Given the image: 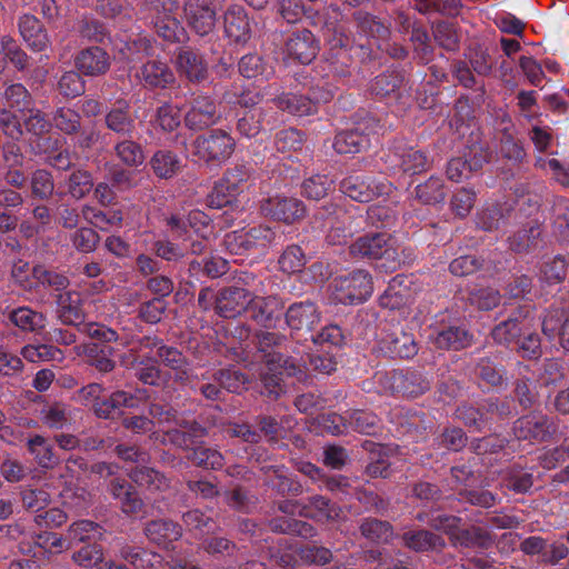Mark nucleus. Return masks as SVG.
<instances>
[{
    "mask_svg": "<svg viewBox=\"0 0 569 569\" xmlns=\"http://www.w3.org/2000/svg\"><path fill=\"white\" fill-rule=\"evenodd\" d=\"M153 173L160 179H171L181 169L180 158L170 150H158L150 159Z\"/></svg>",
    "mask_w": 569,
    "mask_h": 569,
    "instance_id": "44",
    "label": "nucleus"
},
{
    "mask_svg": "<svg viewBox=\"0 0 569 569\" xmlns=\"http://www.w3.org/2000/svg\"><path fill=\"white\" fill-rule=\"evenodd\" d=\"M332 286L335 300L343 305L363 302L373 291L372 277L363 269L337 277Z\"/></svg>",
    "mask_w": 569,
    "mask_h": 569,
    "instance_id": "5",
    "label": "nucleus"
},
{
    "mask_svg": "<svg viewBox=\"0 0 569 569\" xmlns=\"http://www.w3.org/2000/svg\"><path fill=\"white\" fill-rule=\"evenodd\" d=\"M177 69L192 83H200L208 79V63L204 57L191 49L179 51Z\"/></svg>",
    "mask_w": 569,
    "mask_h": 569,
    "instance_id": "29",
    "label": "nucleus"
},
{
    "mask_svg": "<svg viewBox=\"0 0 569 569\" xmlns=\"http://www.w3.org/2000/svg\"><path fill=\"white\" fill-rule=\"evenodd\" d=\"M348 415V429L353 431L375 435L379 429L380 419L378 416L370 411L351 410L347 411Z\"/></svg>",
    "mask_w": 569,
    "mask_h": 569,
    "instance_id": "53",
    "label": "nucleus"
},
{
    "mask_svg": "<svg viewBox=\"0 0 569 569\" xmlns=\"http://www.w3.org/2000/svg\"><path fill=\"white\" fill-rule=\"evenodd\" d=\"M359 531L363 539L376 546L389 545L396 536L395 528L389 521L375 517L362 518L359 521Z\"/></svg>",
    "mask_w": 569,
    "mask_h": 569,
    "instance_id": "35",
    "label": "nucleus"
},
{
    "mask_svg": "<svg viewBox=\"0 0 569 569\" xmlns=\"http://www.w3.org/2000/svg\"><path fill=\"white\" fill-rule=\"evenodd\" d=\"M500 154L503 159L510 161L512 164H520L523 162L527 153L520 143L510 132L502 131L500 139Z\"/></svg>",
    "mask_w": 569,
    "mask_h": 569,
    "instance_id": "62",
    "label": "nucleus"
},
{
    "mask_svg": "<svg viewBox=\"0 0 569 569\" xmlns=\"http://www.w3.org/2000/svg\"><path fill=\"white\" fill-rule=\"evenodd\" d=\"M373 94L389 98L400 106L402 110L413 101L412 87L401 71L391 70L377 76L371 83Z\"/></svg>",
    "mask_w": 569,
    "mask_h": 569,
    "instance_id": "7",
    "label": "nucleus"
},
{
    "mask_svg": "<svg viewBox=\"0 0 569 569\" xmlns=\"http://www.w3.org/2000/svg\"><path fill=\"white\" fill-rule=\"evenodd\" d=\"M387 162L392 168H398L403 173L410 176L420 174L431 167V161L425 151L403 142L393 144L388 154Z\"/></svg>",
    "mask_w": 569,
    "mask_h": 569,
    "instance_id": "14",
    "label": "nucleus"
},
{
    "mask_svg": "<svg viewBox=\"0 0 569 569\" xmlns=\"http://www.w3.org/2000/svg\"><path fill=\"white\" fill-rule=\"evenodd\" d=\"M382 383L392 395L406 398H417L431 386L430 380L416 370H393L382 377Z\"/></svg>",
    "mask_w": 569,
    "mask_h": 569,
    "instance_id": "8",
    "label": "nucleus"
},
{
    "mask_svg": "<svg viewBox=\"0 0 569 569\" xmlns=\"http://www.w3.org/2000/svg\"><path fill=\"white\" fill-rule=\"evenodd\" d=\"M401 540L406 548L415 552L442 551L447 546L441 536L426 529L405 531Z\"/></svg>",
    "mask_w": 569,
    "mask_h": 569,
    "instance_id": "33",
    "label": "nucleus"
},
{
    "mask_svg": "<svg viewBox=\"0 0 569 569\" xmlns=\"http://www.w3.org/2000/svg\"><path fill=\"white\" fill-rule=\"evenodd\" d=\"M416 198L423 204L436 206L442 203L447 196V189L440 177L431 176L423 183L415 188Z\"/></svg>",
    "mask_w": 569,
    "mask_h": 569,
    "instance_id": "45",
    "label": "nucleus"
},
{
    "mask_svg": "<svg viewBox=\"0 0 569 569\" xmlns=\"http://www.w3.org/2000/svg\"><path fill=\"white\" fill-rule=\"evenodd\" d=\"M220 118L216 101L209 96L198 94L190 102V109L184 116V124L197 131L218 123Z\"/></svg>",
    "mask_w": 569,
    "mask_h": 569,
    "instance_id": "18",
    "label": "nucleus"
},
{
    "mask_svg": "<svg viewBox=\"0 0 569 569\" xmlns=\"http://www.w3.org/2000/svg\"><path fill=\"white\" fill-rule=\"evenodd\" d=\"M1 316L7 327L24 335H40L47 326V316L29 306H7L1 309Z\"/></svg>",
    "mask_w": 569,
    "mask_h": 569,
    "instance_id": "13",
    "label": "nucleus"
},
{
    "mask_svg": "<svg viewBox=\"0 0 569 569\" xmlns=\"http://www.w3.org/2000/svg\"><path fill=\"white\" fill-rule=\"evenodd\" d=\"M453 547L488 549L492 545L490 533L478 526L458 527L450 540Z\"/></svg>",
    "mask_w": 569,
    "mask_h": 569,
    "instance_id": "40",
    "label": "nucleus"
},
{
    "mask_svg": "<svg viewBox=\"0 0 569 569\" xmlns=\"http://www.w3.org/2000/svg\"><path fill=\"white\" fill-rule=\"evenodd\" d=\"M379 350L390 358L411 359L418 353V345L412 333L400 326H390L381 331Z\"/></svg>",
    "mask_w": 569,
    "mask_h": 569,
    "instance_id": "10",
    "label": "nucleus"
},
{
    "mask_svg": "<svg viewBox=\"0 0 569 569\" xmlns=\"http://www.w3.org/2000/svg\"><path fill=\"white\" fill-rule=\"evenodd\" d=\"M485 267V260L476 254H463L455 258L450 264L449 270L456 277H467L481 270Z\"/></svg>",
    "mask_w": 569,
    "mask_h": 569,
    "instance_id": "64",
    "label": "nucleus"
},
{
    "mask_svg": "<svg viewBox=\"0 0 569 569\" xmlns=\"http://www.w3.org/2000/svg\"><path fill=\"white\" fill-rule=\"evenodd\" d=\"M74 68L84 77L98 78L107 74L111 68V57L106 49L91 46L77 52Z\"/></svg>",
    "mask_w": 569,
    "mask_h": 569,
    "instance_id": "19",
    "label": "nucleus"
},
{
    "mask_svg": "<svg viewBox=\"0 0 569 569\" xmlns=\"http://www.w3.org/2000/svg\"><path fill=\"white\" fill-rule=\"evenodd\" d=\"M349 252L353 258L378 261V268L385 272L396 271L412 256L410 249H403L399 252L397 241L387 232H376L359 237L349 247Z\"/></svg>",
    "mask_w": 569,
    "mask_h": 569,
    "instance_id": "1",
    "label": "nucleus"
},
{
    "mask_svg": "<svg viewBox=\"0 0 569 569\" xmlns=\"http://www.w3.org/2000/svg\"><path fill=\"white\" fill-rule=\"evenodd\" d=\"M32 277L38 284L57 293L62 292L70 284V280L64 273L43 264H37L32 268Z\"/></svg>",
    "mask_w": 569,
    "mask_h": 569,
    "instance_id": "46",
    "label": "nucleus"
},
{
    "mask_svg": "<svg viewBox=\"0 0 569 569\" xmlns=\"http://www.w3.org/2000/svg\"><path fill=\"white\" fill-rule=\"evenodd\" d=\"M188 459L197 467L218 470L224 466V457L213 448L199 446L188 456Z\"/></svg>",
    "mask_w": 569,
    "mask_h": 569,
    "instance_id": "55",
    "label": "nucleus"
},
{
    "mask_svg": "<svg viewBox=\"0 0 569 569\" xmlns=\"http://www.w3.org/2000/svg\"><path fill=\"white\" fill-rule=\"evenodd\" d=\"M124 138L114 144V154L123 164L137 168L144 162L143 149L139 142Z\"/></svg>",
    "mask_w": 569,
    "mask_h": 569,
    "instance_id": "51",
    "label": "nucleus"
},
{
    "mask_svg": "<svg viewBox=\"0 0 569 569\" xmlns=\"http://www.w3.org/2000/svg\"><path fill=\"white\" fill-rule=\"evenodd\" d=\"M70 418L69 407L60 401L47 403L39 412L40 421L50 429H62Z\"/></svg>",
    "mask_w": 569,
    "mask_h": 569,
    "instance_id": "50",
    "label": "nucleus"
},
{
    "mask_svg": "<svg viewBox=\"0 0 569 569\" xmlns=\"http://www.w3.org/2000/svg\"><path fill=\"white\" fill-rule=\"evenodd\" d=\"M286 50L291 58L307 64L316 58L319 44L310 30L302 29L292 32L288 38L286 42Z\"/></svg>",
    "mask_w": 569,
    "mask_h": 569,
    "instance_id": "27",
    "label": "nucleus"
},
{
    "mask_svg": "<svg viewBox=\"0 0 569 569\" xmlns=\"http://www.w3.org/2000/svg\"><path fill=\"white\" fill-rule=\"evenodd\" d=\"M376 128L373 118H366L355 128L338 132L332 147L339 154H355L369 147V136Z\"/></svg>",
    "mask_w": 569,
    "mask_h": 569,
    "instance_id": "15",
    "label": "nucleus"
},
{
    "mask_svg": "<svg viewBox=\"0 0 569 569\" xmlns=\"http://www.w3.org/2000/svg\"><path fill=\"white\" fill-rule=\"evenodd\" d=\"M130 350V353L123 356L122 363L136 367L134 376L143 385L159 387L163 381V371L156 358H147L139 360Z\"/></svg>",
    "mask_w": 569,
    "mask_h": 569,
    "instance_id": "34",
    "label": "nucleus"
},
{
    "mask_svg": "<svg viewBox=\"0 0 569 569\" xmlns=\"http://www.w3.org/2000/svg\"><path fill=\"white\" fill-rule=\"evenodd\" d=\"M511 213L498 204L488 206L478 213L477 224L485 231H495L508 222Z\"/></svg>",
    "mask_w": 569,
    "mask_h": 569,
    "instance_id": "49",
    "label": "nucleus"
},
{
    "mask_svg": "<svg viewBox=\"0 0 569 569\" xmlns=\"http://www.w3.org/2000/svg\"><path fill=\"white\" fill-rule=\"evenodd\" d=\"M268 528L274 533L292 535L305 539L312 538L317 533L311 523L287 516L271 518L268 521Z\"/></svg>",
    "mask_w": 569,
    "mask_h": 569,
    "instance_id": "39",
    "label": "nucleus"
},
{
    "mask_svg": "<svg viewBox=\"0 0 569 569\" xmlns=\"http://www.w3.org/2000/svg\"><path fill=\"white\" fill-rule=\"evenodd\" d=\"M438 349L461 350L472 343V335L461 326H449L430 337Z\"/></svg>",
    "mask_w": 569,
    "mask_h": 569,
    "instance_id": "37",
    "label": "nucleus"
},
{
    "mask_svg": "<svg viewBox=\"0 0 569 569\" xmlns=\"http://www.w3.org/2000/svg\"><path fill=\"white\" fill-rule=\"evenodd\" d=\"M144 536L162 548H169L182 536L181 526L169 519H156L148 521L143 528Z\"/></svg>",
    "mask_w": 569,
    "mask_h": 569,
    "instance_id": "30",
    "label": "nucleus"
},
{
    "mask_svg": "<svg viewBox=\"0 0 569 569\" xmlns=\"http://www.w3.org/2000/svg\"><path fill=\"white\" fill-rule=\"evenodd\" d=\"M250 293L239 286H227L216 292V313L226 319H234L247 311Z\"/></svg>",
    "mask_w": 569,
    "mask_h": 569,
    "instance_id": "20",
    "label": "nucleus"
},
{
    "mask_svg": "<svg viewBox=\"0 0 569 569\" xmlns=\"http://www.w3.org/2000/svg\"><path fill=\"white\" fill-rule=\"evenodd\" d=\"M51 121L57 130L67 136H76L82 128L80 113L69 107L57 108L52 113Z\"/></svg>",
    "mask_w": 569,
    "mask_h": 569,
    "instance_id": "48",
    "label": "nucleus"
},
{
    "mask_svg": "<svg viewBox=\"0 0 569 569\" xmlns=\"http://www.w3.org/2000/svg\"><path fill=\"white\" fill-rule=\"evenodd\" d=\"M18 28L30 50L42 52L51 46L46 28L33 14L21 16L18 20Z\"/></svg>",
    "mask_w": 569,
    "mask_h": 569,
    "instance_id": "26",
    "label": "nucleus"
},
{
    "mask_svg": "<svg viewBox=\"0 0 569 569\" xmlns=\"http://www.w3.org/2000/svg\"><path fill=\"white\" fill-rule=\"evenodd\" d=\"M131 480L150 491H162L169 487L168 479L153 468L137 466L129 473Z\"/></svg>",
    "mask_w": 569,
    "mask_h": 569,
    "instance_id": "47",
    "label": "nucleus"
},
{
    "mask_svg": "<svg viewBox=\"0 0 569 569\" xmlns=\"http://www.w3.org/2000/svg\"><path fill=\"white\" fill-rule=\"evenodd\" d=\"M340 191L350 199L367 203L391 191V183L371 176L351 173L339 183Z\"/></svg>",
    "mask_w": 569,
    "mask_h": 569,
    "instance_id": "6",
    "label": "nucleus"
},
{
    "mask_svg": "<svg viewBox=\"0 0 569 569\" xmlns=\"http://www.w3.org/2000/svg\"><path fill=\"white\" fill-rule=\"evenodd\" d=\"M22 357L30 362L61 360L62 351L52 345H28L21 350Z\"/></svg>",
    "mask_w": 569,
    "mask_h": 569,
    "instance_id": "63",
    "label": "nucleus"
},
{
    "mask_svg": "<svg viewBox=\"0 0 569 569\" xmlns=\"http://www.w3.org/2000/svg\"><path fill=\"white\" fill-rule=\"evenodd\" d=\"M333 179L328 174H313L301 186V193L310 200H320L333 189Z\"/></svg>",
    "mask_w": 569,
    "mask_h": 569,
    "instance_id": "52",
    "label": "nucleus"
},
{
    "mask_svg": "<svg viewBox=\"0 0 569 569\" xmlns=\"http://www.w3.org/2000/svg\"><path fill=\"white\" fill-rule=\"evenodd\" d=\"M216 0H183V13L188 26L199 36H207L216 26Z\"/></svg>",
    "mask_w": 569,
    "mask_h": 569,
    "instance_id": "16",
    "label": "nucleus"
},
{
    "mask_svg": "<svg viewBox=\"0 0 569 569\" xmlns=\"http://www.w3.org/2000/svg\"><path fill=\"white\" fill-rule=\"evenodd\" d=\"M286 321L293 331H312L320 322V312L312 301L292 303L286 312Z\"/></svg>",
    "mask_w": 569,
    "mask_h": 569,
    "instance_id": "25",
    "label": "nucleus"
},
{
    "mask_svg": "<svg viewBox=\"0 0 569 569\" xmlns=\"http://www.w3.org/2000/svg\"><path fill=\"white\" fill-rule=\"evenodd\" d=\"M27 449L36 462L43 469H52L59 462L52 446L41 435L30 437L27 440Z\"/></svg>",
    "mask_w": 569,
    "mask_h": 569,
    "instance_id": "43",
    "label": "nucleus"
},
{
    "mask_svg": "<svg viewBox=\"0 0 569 569\" xmlns=\"http://www.w3.org/2000/svg\"><path fill=\"white\" fill-rule=\"evenodd\" d=\"M481 382L490 387H500L505 382L503 368L497 367L489 358H481L475 369Z\"/></svg>",
    "mask_w": 569,
    "mask_h": 569,
    "instance_id": "59",
    "label": "nucleus"
},
{
    "mask_svg": "<svg viewBox=\"0 0 569 569\" xmlns=\"http://www.w3.org/2000/svg\"><path fill=\"white\" fill-rule=\"evenodd\" d=\"M277 108L292 116L305 117L316 113L315 102L308 94L282 93L273 99Z\"/></svg>",
    "mask_w": 569,
    "mask_h": 569,
    "instance_id": "42",
    "label": "nucleus"
},
{
    "mask_svg": "<svg viewBox=\"0 0 569 569\" xmlns=\"http://www.w3.org/2000/svg\"><path fill=\"white\" fill-rule=\"evenodd\" d=\"M211 378L213 381L218 382L222 389L234 393L240 392L248 381L247 377L241 371L233 368L216 370Z\"/></svg>",
    "mask_w": 569,
    "mask_h": 569,
    "instance_id": "60",
    "label": "nucleus"
},
{
    "mask_svg": "<svg viewBox=\"0 0 569 569\" xmlns=\"http://www.w3.org/2000/svg\"><path fill=\"white\" fill-rule=\"evenodd\" d=\"M136 405V397L127 391L118 390L108 398L93 405V411L98 418L111 419L122 408H132Z\"/></svg>",
    "mask_w": 569,
    "mask_h": 569,
    "instance_id": "41",
    "label": "nucleus"
},
{
    "mask_svg": "<svg viewBox=\"0 0 569 569\" xmlns=\"http://www.w3.org/2000/svg\"><path fill=\"white\" fill-rule=\"evenodd\" d=\"M193 154L207 164L220 166L234 152L236 141L222 129L199 134L192 142Z\"/></svg>",
    "mask_w": 569,
    "mask_h": 569,
    "instance_id": "4",
    "label": "nucleus"
},
{
    "mask_svg": "<svg viewBox=\"0 0 569 569\" xmlns=\"http://www.w3.org/2000/svg\"><path fill=\"white\" fill-rule=\"evenodd\" d=\"M136 78L149 90L167 89L176 83V76L167 62L152 59L144 62Z\"/></svg>",
    "mask_w": 569,
    "mask_h": 569,
    "instance_id": "23",
    "label": "nucleus"
},
{
    "mask_svg": "<svg viewBox=\"0 0 569 569\" xmlns=\"http://www.w3.org/2000/svg\"><path fill=\"white\" fill-rule=\"evenodd\" d=\"M68 193L76 200L84 198L93 188V179L87 170H74L67 180Z\"/></svg>",
    "mask_w": 569,
    "mask_h": 569,
    "instance_id": "57",
    "label": "nucleus"
},
{
    "mask_svg": "<svg viewBox=\"0 0 569 569\" xmlns=\"http://www.w3.org/2000/svg\"><path fill=\"white\" fill-rule=\"evenodd\" d=\"M408 278L397 274L391 279L387 289L379 298L382 308L396 310L405 307L411 298V290L408 286Z\"/></svg>",
    "mask_w": 569,
    "mask_h": 569,
    "instance_id": "36",
    "label": "nucleus"
},
{
    "mask_svg": "<svg viewBox=\"0 0 569 569\" xmlns=\"http://www.w3.org/2000/svg\"><path fill=\"white\" fill-rule=\"evenodd\" d=\"M540 236L538 223H528L523 229L508 238L509 248L516 252H525L537 244Z\"/></svg>",
    "mask_w": 569,
    "mask_h": 569,
    "instance_id": "56",
    "label": "nucleus"
},
{
    "mask_svg": "<svg viewBox=\"0 0 569 569\" xmlns=\"http://www.w3.org/2000/svg\"><path fill=\"white\" fill-rule=\"evenodd\" d=\"M298 513L305 518L326 522L337 520L340 517L341 509L330 499L315 495L307 498L306 501H302L301 509Z\"/></svg>",
    "mask_w": 569,
    "mask_h": 569,
    "instance_id": "31",
    "label": "nucleus"
},
{
    "mask_svg": "<svg viewBox=\"0 0 569 569\" xmlns=\"http://www.w3.org/2000/svg\"><path fill=\"white\" fill-rule=\"evenodd\" d=\"M251 178V168L246 164H236L227 169L221 181L237 197L244 191Z\"/></svg>",
    "mask_w": 569,
    "mask_h": 569,
    "instance_id": "54",
    "label": "nucleus"
},
{
    "mask_svg": "<svg viewBox=\"0 0 569 569\" xmlns=\"http://www.w3.org/2000/svg\"><path fill=\"white\" fill-rule=\"evenodd\" d=\"M266 367L267 369L262 373V382L268 396L274 398L282 392L281 383L283 376L291 377L301 372L296 360L281 352L270 353L267 358Z\"/></svg>",
    "mask_w": 569,
    "mask_h": 569,
    "instance_id": "11",
    "label": "nucleus"
},
{
    "mask_svg": "<svg viewBox=\"0 0 569 569\" xmlns=\"http://www.w3.org/2000/svg\"><path fill=\"white\" fill-rule=\"evenodd\" d=\"M107 491L118 501L120 510L127 516H136L144 508L137 489L122 477L112 478L107 482Z\"/></svg>",
    "mask_w": 569,
    "mask_h": 569,
    "instance_id": "22",
    "label": "nucleus"
},
{
    "mask_svg": "<svg viewBox=\"0 0 569 569\" xmlns=\"http://www.w3.org/2000/svg\"><path fill=\"white\" fill-rule=\"evenodd\" d=\"M281 308L279 299L274 295H269L268 290L252 292L250 296V306L247 311L259 323H268L273 318V312Z\"/></svg>",
    "mask_w": 569,
    "mask_h": 569,
    "instance_id": "38",
    "label": "nucleus"
},
{
    "mask_svg": "<svg viewBox=\"0 0 569 569\" xmlns=\"http://www.w3.org/2000/svg\"><path fill=\"white\" fill-rule=\"evenodd\" d=\"M22 507L36 512L37 515L44 510L51 502L50 493L41 488H24L20 491Z\"/></svg>",
    "mask_w": 569,
    "mask_h": 569,
    "instance_id": "58",
    "label": "nucleus"
},
{
    "mask_svg": "<svg viewBox=\"0 0 569 569\" xmlns=\"http://www.w3.org/2000/svg\"><path fill=\"white\" fill-rule=\"evenodd\" d=\"M224 32L236 43H246L251 38L250 22L243 7L233 4L227 9Z\"/></svg>",
    "mask_w": 569,
    "mask_h": 569,
    "instance_id": "32",
    "label": "nucleus"
},
{
    "mask_svg": "<svg viewBox=\"0 0 569 569\" xmlns=\"http://www.w3.org/2000/svg\"><path fill=\"white\" fill-rule=\"evenodd\" d=\"M533 309L526 305L513 310L506 320L499 322L491 330L495 342L508 346L525 335L533 326Z\"/></svg>",
    "mask_w": 569,
    "mask_h": 569,
    "instance_id": "9",
    "label": "nucleus"
},
{
    "mask_svg": "<svg viewBox=\"0 0 569 569\" xmlns=\"http://www.w3.org/2000/svg\"><path fill=\"white\" fill-rule=\"evenodd\" d=\"M178 0H141V12L153 32L169 43L183 42L187 31L178 18Z\"/></svg>",
    "mask_w": 569,
    "mask_h": 569,
    "instance_id": "2",
    "label": "nucleus"
},
{
    "mask_svg": "<svg viewBox=\"0 0 569 569\" xmlns=\"http://www.w3.org/2000/svg\"><path fill=\"white\" fill-rule=\"evenodd\" d=\"M556 431L555 421L541 412H531L513 422V433L518 440L543 442L549 440Z\"/></svg>",
    "mask_w": 569,
    "mask_h": 569,
    "instance_id": "12",
    "label": "nucleus"
},
{
    "mask_svg": "<svg viewBox=\"0 0 569 569\" xmlns=\"http://www.w3.org/2000/svg\"><path fill=\"white\" fill-rule=\"evenodd\" d=\"M276 239V231L267 224H257L228 232L223 238L226 250L234 256L264 251Z\"/></svg>",
    "mask_w": 569,
    "mask_h": 569,
    "instance_id": "3",
    "label": "nucleus"
},
{
    "mask_svg": "<svg viewBox=\"0 0 569 569\" xmlns=\"http://www.w3.org/2000/svg\"><path fill=\"white\" fill-rule=\"evenodd\" d=\"M104 126L120 137L131 138L136 131V120L131 114L130 102L122 98L116 100L104 113Z\"/></svg>",
    "mask_w": 569,
    "mask_h": 569,
    "instance_id": "24",
    "label": "nucleus"
},
{
    "mask_svg": "<svg viewBox=\"0 0 569 569\" xmlns=\"http://www.w3.org/2000/svg\"><path fill=\"white\" fill-rule=\"evenodd\" d=\"M77 69L66 71L58 81V90L64 98H77L84 93L86 83Z\"/></svg>",
    "mask_w": 569,
    "mask_h": 569,
    "instance_id": "61",
    "label": "nucleus"
},
{
    "mask_svg": "<svg viewBox=\"0 0 569 569\" xmlns=\"http://www.w3.org/2000/svg\"><path fill=\"white\" fill-rule=\"evenodd\" d=\"M159 365L168 368L173 373V380L180 386H188L193 379L189 358L174 346H160L156 357Z\"/></svg>",
    "mask_w": 569,
    "mask_h": 569,
    "instance_id": "21",
    "label": "nucleus"
},
{
    "mask_svg": "<svg viewBox=\"0 0 569 569\" xmlns=\"http://www.w3.org/2000/svg\"><path fill=\"white\" fill-rule=\"evenodd\" d=\"M57 317L66 326H81L84 319L80 295L74 290H63L54 295Z\"/></svg>",
    "mask_w": 569,
    "mask_h": 569,
    "instance_id": "28",
    "label": "nucleus"
},
{
    "mask_svg": "<svg viewBox=\"0 0 569 569\" xmlns=\"http://www.w3.org/2000/svg\"><path fill=\"white\" fill-rule=\"evenodd\" d=\"M260 208L264 216L284 223H293L306 216L303 202L293 197H269Z\"/></svg>",
    "mask_w": 569,
    "mask_h": 569,
    "instance_id": "17",
    "label": "nucleus"
}]
</instances>
